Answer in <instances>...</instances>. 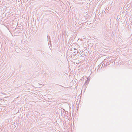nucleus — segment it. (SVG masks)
<instances>
[{
  "label": "nucleus",
  "mask_w": 132,
  "mask_h": 132,
  "mask_svg": "<svg viewBox=\"0 0 132 132\" xmlns=\"http://www.w3.org/2000/svg\"><path fill=\"white\" fill-rule=\"evenodd\" d=\"M87 80H86V81H85V84L86 85H88L89 82L90 81V79L89 78H87Z\"/></svg>",
  "instance_id": "nucleus-1"
},
{
  "label": "nucleus",
  "mask_w": 132,
  "mask_h": 132,
  "mask_svg": "<svg viewBox=\"0 0 132 132\" xmlns=\"http://www.w3.org/2000/svg\"><path fill=\"white\" fill-rule=\"evenodd\" d=\"M74 51H73V52L74 53H76V52H77L78 53V51L76 49H74Z\"/></svg>",
  "instance_id": "nucleus-2"
},
{
  "label": "nucleus",
  "mask_w": 132,
  "mask_h": 132,
  "mask_svg": "<svg viewBox=\"0 0 132 132\" xmlns=\"http://www.w3.org/2000/svg\"><path fill=\"white\" fill-rule=\"evenodd\" d=\"M107 63H105H105H103V64L102 65V66H103V67H104V66H105V65H107Z\"/></svg>",
  "instance_id": "nucleus-3"
},
{
  "label": "nucleus",
  "mask_w": 132,
  "mask_h": 132,
  "mask_svg": "<svg viewBox=\"0 0 132 132\" xmlns=\"http://www.w3.org/2000/svg\"><path fill=\"white\" fill-rule=\"evenodd\" d=\"M77 100V101H76V103H77V102H79V103L80 102V100Z\"/></svg>",
  "instance_id": "nucleus-4"
},
{
  "label": "nucleus",
  "mask_w": 132,
  "mask_h": 132,
  "mask_svg": "<svg viewBox=\"0 0 132 132\" xmlns=\"http://www.w3.org/2000/svg\"><path fill=\"white\" fill-rule=\"evenodd\" d=\"M47 38H48V39L50 38V36H48H48H47Z\"/></svg>",
  "instance_id": "nucleus-5"
},
{
  "label": "nucleus",
  "mask_w": 132,
  "mask_h": 132,
  "mask_svg": "<svg viewBox=\"0 0 132 132\" xmlns=\"http://www.w3.org/2000/svg\"><path fill=\"white\" fill-rule=\"evenodd\" d=\"M110 63H109V62H108V65L109 64H110Z\"/></svg>",
  "instance_id": "nucleus-6"
},
{
  "label": "nucleus",
  "mask_w": 132,
  "mask_h": 132,
  "mask_svg": "<svg viewBox=\"0 0 132 132\" xmlns=\"http://www.w3.org/2000/svg\"><path fill=\"white\" fill-rule=\"evenodd\" d=\"M57 85H59V86H61V87H63V86H61V85H58V84H57Z\"/></svg>",
  "instance_id": "nucleus-7"
},
{
  "label": "nucleus",
  "mask_w": 132,
  "mask_h": 132,
  "mask_svg": "<svg viewBox=\"0 0 132 132\" xmlns=\"http://www.w3.org/2000/svg\"><path fill=\"white\" fill-rule=\"evenodd\" d=\"M78 97H79L78 98H79V97H80V99H81V97L80 96H79Z\"/></svg>",
  "instance_id": "nucleus-8"
},
{
  "label": "nucleus",
  "mask_w": 132,
  "mask_h": 132,
  "mask_svg": "<svg viewBox=\"0 0 132 132\" xmlns=\"http://www.w3.org/2000/svg\"><path fill=\"white\" fill-rule=\"evenodd\" d=\"M100 66H99V65H98V67H98V68H99L100 67Z\"/></svg>",
  "instance_id": "nucleus-9"
},
{
  "label": "nucleus",
  "mask_w": 132,
  "mask_h": 132,
  "mask_svg": "<svg viewBox=\"0 0 132 132\" xmlns=\"http://www.w3.org/2000/svg\"><path fill=\"white\" fill-rule=\"evenodd\" d=\"M45 100H46V101H47V100H46V99H45Z\"/></svg>",
  "instance_id": "nucleus-10"
},
{
  "label": "nucleus",
  "mask_w": 132,
  "mask_h": 132,
  "mask_svg": "<svg viewBox=\"0 0 132 132\" xmlns=\"http://www.w3.org/2000/svg\"><path fill=\"white\" fill-rule=\"evenodd\" d=\"M48 101V102H51V101H50V100H49V101Z\"/></svg>",
  "instance_id": "nucleus-11"
},
{
  "label": "nucleus",
  "mask_w": 132,
  "mask_h": 132,
  "mask_svg": "<svg viewBox=\"0 0 132 132\" xmlns=\"http://www.w3.org/2000/svg\"><path fill=\"white\" fill-rule=\"evenodd\" d=\"M28 103L29 104V103L28 102Z\"/></svg>",
  "instance_id": "nucleus-12"
}]
</instances>
